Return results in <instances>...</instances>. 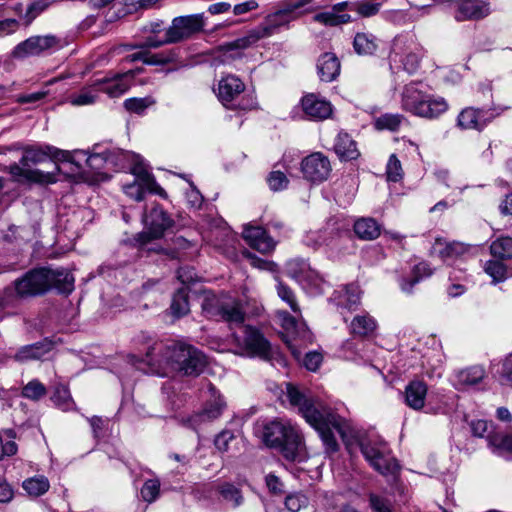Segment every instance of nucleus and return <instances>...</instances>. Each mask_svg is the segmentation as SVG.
<instances>
[{"label": "nucleus", "instance_id": "obj_1", "mask_svg": "<svg viewBox=\"0 0 512 512\" xmlns=\"http://www.w3.org/2000/svg\"><path fill=\"white\" fill-rule=\"evenodd\" d=\"M284 394L290 406L296 408L306 422L319 433L326 452H336L338 443L333 430L344 438L349 431L346 421L334 414L319 399L300 391L292 383H286Z\"/></svg>", "mask_w": 512, "mask_h": 512}, {"label": "nucleus", "instance_id": "obj_2", "mask_svg": "<svg viewBox=\"0 0 512 512\" xmlns=\"http://www.w3.org/2000/svg\"><path fill=\"white\" fill-rule=\"evenodd\" d=\"M146 357L148 363H166L173 370L187 376L199 375L206 364L204 355L198 349L184 343H175L166 347L156 343L149 348Z\"/></svg>", "mask_w": 512, "mask_h": 512}, {"label": "nucleus", "instance_id": "obj_3", "mask_svg": "<svg viewBox=\"0 0 512 512\" xmlns=\"http://www.w3.org/2000/svg\"><path fill=\"white\" fill-rule=\"evenodd\" d=\"M51 156L61 161H72L73 154L70 151L60 150L47 146L46 150L27 148L18 164L9 167L10 174L15 179L24 178L28 182L38 184H49L56 182L55 172H43L39 169H31V165L43 163Z\"/></svg>", "mask_w": 512, "mask_h": 512}, {"label": "nucleus", "instance_id": "obj_4", "mask_svg": "<svg viewBox=\"0 0 512 512\" xmlns=\"http://www.w3.org/2000/svg\"><path fill=\"white\" fill-rule=\"evenodd\" d=\"M311 0H289L266 18V25L250 31L245 37L235 40L230 46L236 49H245L260 39L273 34L275 29L286 25L300 16L302 8L310 4Z\"/></svg>", "mask_w": 512, "mask_h": 512}, {"label": "nucleus", "instance_id": "obj_5", "mask_svg": "<svg viewBox=\"0 0 512 512\" xmlns=\"http://www.w3.org/2000/svg\"><path fill=\"white\" fill-rule=\"evenodd\" d=\"M263 441L266 445L279 448L288 460H295L303 449V439L297 429L284 419H275L263 428Z\"/></svg>", "mask_w": 512, "mask_h": 512}, {"label": "nucleus", "instance_id": "obj_6", "mask_svg": "<svg viewBox=\"0 0 512 512\" xmlns=\"http://www.w3.org/2000/svg\"><path fill=\"white\" fill-rule=\"evenodd\" d=\"M402 107L416 116L433 119L443 114L448 104L444 98L429 95L411 83L402 92Z\"/></svg>", "mask_w": 512, "mask_h": 512}, {"label": "nucleus", "instance_id": "obj_7", "mask_svg": "<svg viewBox=\"0 0 512 512\" xmlns=\"http://www.w3.org/2000/svg\"><path fill=\"white\" fill-rule=\"evenodd\" d=\"M202 307L207 316L220 318L229 325H240L245 320L246 312L242 301L230 295L206 298Z\"/></svg>", "mask_w": 512, "mask_h": 512}, {"label": "nucleus", "instance_id": "obj_8", "mask_svg": "<svg viewBox=\"0 0 512 512\" xmlns=\"http://www.w3.org/2000/svg\"><path fill=\"white\" fill-rule=\"evenodd\" d=\"M359 447L367 462L382 475H394L398 471L399 465L383 440L362 439Z\"/></svg>", "mask_w": 512, "mask_h": 512}, {"label": "nucleus", "instance_id": "obj_9", "mask_svg": "<svg viewBox=\"0 0 512 512\" xmlns=\"http://www.w3.org/2000/svg\"><path fill=\"white\" fill-rule=\"evenodd\" d=\"M232 341L237 346L236 354L246 356H257L268 360L272 356L270 343L259 330L245 326L242 328V335L233 334Z\"/></svg>", "mask_w": 512, "mask_h": 512}, {"label": "nucleus", "instance_id": "obj_10", "mask_svg": "<svg viewBox=\"0 0 512 512\" xmlns=\"http://www.w3.org/2000/svg\"><path fill=\"white\" fill-rule=\"evenodd\" d=\"M47 268L33 269L14 281L11 287L14 298L19 301L28 297L42 295L49 290Z\"/></svg>", "mask_w": 512, "mask_h": 512}, {"label": "nucleus", "instance_id": "obj_11", "mask_svg": "<svg viewBox=\"0 0 512 512\" xmlns=\"http://www.w3.org/2000/svg\"><path fill=\"white\" fill-rule=\"evenodd\" d=\"M245 89L244 83L240 78L234 75L223 77L217 88V96L221 103L230 109L249 110L254 106L252 98H242L238 103L235 101L243 93Z\"/></svg>", "mask_w": 512, "mask_h": 512}, {"label": "nucleus", "instance_id": "obj_12", "mask_svg": "<svg viewBox=\"0 0 512 512\" xmlns=\"http://www.w3.org/2000/svg\"><path fill=\"white\" fill-rule=\"evenodd\" d=\"M205 26L203 14L175 17L165 32L166 43H179L192 38L203 31Z\"/></svg>", "mask_w": 512, "mask_h": 512}, {"label": "nucleus", "instance_id": "obj_13", "mask_svg": "<svg viewBox=\"0 0 512 512\" xmlns=\"http://www.w3.org/2000/svg\"><path fill=\"white\" fill-rule=\"evenodd\" d=\"M60 46V39L53 35H33L18 43L11 51V57L23 60L46 54Z\"/></svg>", "mask_w": 512, "mask_h": 512}, {"label": "nucleus", "instance_id": "obj_14", "mask_svg": "<svg viewBox=\"0 0 512 512\" xmlns=\"http://www.w3.org/2000/svg\"><path fill=\"white\" fill-rule=\"evenodd\" d=\"M143 222L146 231L140 233L137 238L141 245H145L153 239L163 237L165 231L173 225V220L158 205L153 206L149 212L144 215Z\"/></svg>", "mask_w": 512, "mask_h": 512}, {"label": "nucleus", "instance_id": "obj_15", "mask_svg": "<svg viewBox=\"0 0 512 512\" xmlns=\"http://www.w3.org/2000/svg\"><path fill=\"white\" fill-rule=\"evenodd\" d=\"M332 171L330 160L321 152H314L301 161L303 178L313 184L326 181Z\"/></svg>", "mask_w": 512, "mask_h": 512}, {"label": "nucleus", "instance_id": "obj_16", "mask_svg": "<svg viewBox=\"0 0 512 512\" xmlns=\"http://www.w3.org/2000/svg\"><path fill=\"white\" fill-rule=\"evenodd\" d=\"M419 54L415 51V44L412 39L398 37L395 39L390 59L394 62L400 61L403 68L408 72H414L419 65Z\"/></svg>", "mask_w": 512, "mask_h": 512}, {"label": "nucleus", "instance_id": "obj_17", "mask_svg": "<svg viewBox=\"0 0 512 512\" xmlns=\"http://www.w3.org/2000/svg\"><path fill=\"white\" fill-rule=\"evenodd\" d=\"M287 274L299 282L305 289L320 288L321 279L317 273L310 269L302 260H290L286 264Z\"/></svg>", "mask_w": 512, "mask_h": 512}, {"label": "nucleus", "instance_id": "obj_18", "mask_svg": "<svg viewBox=\"0 0 512 512\" xmlns=\"http://www.w3.org/2000/svg\"><path fill=\"white\" fill-rule=\"evenodd\" d=\"M136 71L130 70L124 74H118L112 79L103 78L97 80L100 93H106L111 98H118L129 90Z\"/></svg>", "mask_w": 512, "mask_h": 512}, {"label": "nucleus", "instance_id": "obj_19", "mask_svg": "<svg viewBox=\"0 0 512 512\" xmlns=\"http://www.w3.org/2000/svg\"><path fill=\"white\" fill-rule=\"evenodd\" d=\"M456 5L455 18L458 21L480 19L490 13V5L483 0H454Z\"/></svg>", "mask_w": 512, "mask_h": 512}, {"label": "nucleus", "instance_id": "obj_20", "mask_svg": "<svg viewBox=\"0 0 512 512\" xmlns=\"http://www.w3.org/2000/svg\"><path fill=\"white\" fill-rule=\"evenodd\" d=\"M301 106L305 115L313 120L327 119L333 112L330 102L319 98L313 93L303 96Z\"/></svg>", "mask_w": 512, "mask_h": 512}, {"label": "nucleus", "instance_id": "obj_21", "mask_svg": "<svg viewBox=\"0 0 512 512\" xmlns=\"http://www.w3.org/2000/svg\"><path fill=\"white\" fill-rule=\"evenodd\" d=\"M243 238L249 246L261 253H268L275 247V242L267 232L259 226H245Z\"/></svg>", "mask_w": 512, "mask_h": 512}, {"label": "nucleus", "instance_id": "obj_22", "mask_svg": "<svg viewBox=\"0 0 512 512\" xmlns=\"http://www.w3.org/2000/svg\"><path fill=\"white\" fill-rule=\"evenodd\" d=\"M53 342L48 339L20 347L12 358L20 363L42 359L53 349Z\"/></svg>", "mask_w": 512, "mask_h": 512}, {"label": "nucleus", "instance_id": "obj_23", "mask_svg": "<svg viewBox=\"0 0 512 512\" xmlns=\"http://www.w3.org/2000/svg\"><path fill=\"white\" fill-rule=\"evenodd\" d=\"M338 307L355 310L360 305L361 291L356 284H349L333 292L331 298Z\"/></svg>", "mask_w": 512, "mask_h": 512}, {"label": "nucleus", "instance_id": "obj_24", "mask_svg": "<svg viewBox=\"0 0 512 512\" xmlns=\"http://www.w3.org/2000/svg\"><path fill=\"white\" fill-rule=\"evenodd\" d=\"M457 121L462 129L480 131L491 121V117L484 110L468 107L460 112Z\"/></svg>", "mask_w": 512, "mask_h": 512}, {"label": "nucleus", "instance_id": "obj_25", "mask_svg": "<svg viewBox=\"0 0 512 512\" xmlns=\"http://www.w3.org/2000/svg\"><path fill=\"white\" fill-rule=\"evenodd\" d=\"M73 154L72 161H68L69 163L76 164L78 167L79 160L84 159L87 166L92 170L99 171L104 168L105 165H118L116 162L115 154L113 152H103L92 154L86 157V152L79 150L71 152Z\"/></svg>", "mask_w": 512, "mask_h": 512}, {"label": "nucleus", "instance_id": "obj_26", "mask_svg": "<svg viewBox=\"0 0 512 512\" xmlns=\"http://www.w3.org/2000/svg\"><path fill=\"white\" fill-rule=\"evenodd\" d=\"M340 61L333 53L322 54L317 63V70L321 81L332 82L340 74Z\"/></svg>", "mask_w": 512, "mask_h": 512}, {"label": "nucleus", "instance_id": "obj_27", "mask_svg": "<svg viewBox=\"0 0 512 512\" xmlns=\"http://www.w3.org/2000/svg\"><path fill=\"white\" fill-rule=\"evenodd\" d=\"M224 408L225 402L222 397H216L213 401L208 402L200 413L191 417V426L193 429H197L202 423L219 418Z\"/></svg>", "mask_w": 512, "mask_h": 512}, {"label": "nucleus", "instance_id": "obj_28", "mask_svg": "<svg viewBox=\"0 0 512 512\" xmlns=\"http://www.w3.org/2000/svg\"><path fill=\"white\" fill-rule=\"evenodd\" d=\"M377 327V321L368 313L356 315L349 324L350 333L359 338L372 336Z\"/></svg>", "mask_w": 512, "mask_h": 512}, {"label": "nucleus", "instance_id": "obj_29", "mask_svg": "<svg viewBox=\"0 0 512 512\" xmlns=\"http://www.w3.org/2000/svg\"><path fill=\"white\" fill-rule=\"evenodd\" d=\"M427 390V385L423 381H411L405 388L406 404L414 410H421L425 405Z\"/></svg>", "mask_w": 512, "mask_h": 512}, {"label": "nucleus", "instance_id": "obj_30", "mask_svg": "<svg viewBox=\"0 0 512 512\" xmlns=\"http://www.w3.org/2000/svg\"><path fill=\"white\" fill-rule=\"evenodd\" d=\"M467 250L468 247L464 243L446 242L441 239H436L433 245V253L437 254L444 261L463 255Z\"/></svg>", "mask_w": 512, "mask_h": 512}, {"label": "nucleus", "instance_id": "obj_31", "mask_svg": "<svg viewBox=\"0 0 512 512\" xmlns=\"http://www.w3.org/2000/svg\"><path fill=\"white\" fill-rule=\"evenodd\" d=\"M336 154L343 160H353L359 156L356 142L347 133H339L335 146Z\"/></svg>", "mask_w": 512, "mask_h": 512}, {"label": "nucleus", "instance_id": "obj_32", "mask_svg": "<svg viewBox=\"0 0 512 512\" xmlns=\"http://www.w3.org/2000/svg\"><path fill=\"white\" fill-rule=\"evenodd\" d=\"M49 289L54 287L62 293H70L73 290L74 278L65 270L47 269Z\"/></svg>", "mask_w": 512, "mask_h": 512}, {"label": "nucleus", "instance_id": "obj_33", "mask_svg": "<svg viewBox=\"0 0 512 512\" xmlns=\"http://www.w3.org/2000/svg\"><path fill=\"white\" fill-rule=\"evenodd\" d=\"M354 232L362 240H374L381 233V227L373 218H360L354 223Z\"/></svg>", "mask_w": 512, "mask_h": 512}, {"label": "nucleus", "instance_id": "obj_34", "mask_svg": "<svg viewBox=\"0 0 512 512\" xmlns=\"http://www.w3.org/2000/svg\"><path fill=\"white\" fill-rule=\"evenodd\" d=\"M379 40L371 33L359 32L355 35L353 47L359 55H372L378 48Z\"/></svg>", "mask_w": 512, "mask_h": 512}, {"label": "nucleus", "instance_id": "obj_35", "mask_svg": "<svg viewBox=\"0 0 512 512\" xmlns=\"http://www.w3.org/2000/svg\"><path fill=\"white\" fill-rule=\"evenodd\" d=\"M100 95L97 81L92 85L82 88L78 93L72 94L69 97V102L73 106H86L94 104Z\"/></svg>", "mask_w": 512, "mask_h": 512}, {"label": "nucleus", "instance_id": "obj_36", "mask_svg": "<svg viewBox=\"0 0 512 512\" xmlns=\"http://www.w3.org/2000/svg\"><path fill=\"white\" fill-rule=\"evenodd\" d=\"M484 369L480 366H472L456 373L457 384L463 386L475 385L484 378Z\"/></svg>", "mask_w": 512, "mask_h": 512}, {"label": "nucleus", "instance_id": "obj_37", "mask_svg": "<svg viewBox=\"0 0 512 512\" xmlns=\"http://www.w3.org/2000/svg\"><path fill=\"white\" fill-rule=\"evenodd\" d=\"M170 309L171 313L177 318L188 314L190 308L188 302V293L185 288L178 289V291L174 294Z\"/></svg>", "mask_w": 512, "mask_h": 512}, {"label": "nucleus", "instance_id": "obj_38", "mask_svg": "<svg viewBox=\"0 0 512 512\" xmlns=\"http://www.w3.org/2000/svg\"><path fill=\"white\" fill-rule=\"evenodd\" d=\"M491 254L500 259L512 258V238L502 236L494 240L490 245Z\"/></svg>", "mask_w": 512, "mask_h": 512}, {"label": "nucleus", "instance_id": "obj_39", "mask_svg": "<svg viewBox=\"0 0 512 512\" xmlns=\"http://www.w3.org/2000/svg\"><path fill=\"white\" fill-rule=\"evenodd\" d=\"M315 22L327 25V26H337L341 24H346L352 21V17L349 14H338L335 11H327L318 13L313 17Z\"/></svg>", "mask_w": 512, "mask_h": 512}, {"label": "nucleus", "instance_id": "obj_40", "mask_svg": "<svg viewBox=\"0 0 512 512\" xmlns=\"http://www.w3.org/2000/svg\"><path fill=\"white\" fill-rule=\"evenodd\" d=\"M49 481L44 476L33 477L23 482V488L32 496H40L48 491Z\"/></svg>", "mask_w": 512, "mask_h": 512}, {"label": "nucleus", "instance_id": "obj_41", "mask_svg": "<svg viewBox=\"0 0 512 512\" xmlns=\"http://www.w3.org/2000/svg\"><path fill=\"white\" fill-rule=\"evenodd\" d=\"M217 491L233 507H238L243 503V496L240 490L230 483H224L218 486Z\"/></svg>", "mask_w": 512, "mask_h": 512}, {"label": "nucleus", "instance_id": "obj_42", "mask_svg": "<svg viewBox=\"0 0 512 512\" xmlns=\"http://www.w3.org/2000/svg\"><path fill=\"white\" fill-rule=\"evenodd\" d=\"M160 485L158 478L146 480L140 490L142 500L147 503L155 502L160 495Z\"/></svg>", "mask_w": 512, "mask_h": 512}, {"label": "nucleus", "instance_id": "obj_43", "mask_svg": "<svg viewBox=\"0 0 512 512\" xmlns=\"http://www.w3.org/2000/svg\"><path fill=\"white\" fill-rule=\"evenodd\" d=\"M488 442L499 453H512V436L500 433L489 434Z\"/></svg>", "mask_w": 512, "mask_h": 512}, {"label": "nucleus", "instance_id": "obj_44", "mask_svg": "<svg viewBox=\"0 0 512 512\" xmlns=\"http://www.w3.org/2000/svg\"><path fill=\"white\" fill-rule=\"evenodd\" d=\"M403 116L399 114H384L378 117L375 121V127L378 130H390V131H396L400 127Z\"/></svg>", "mask_w": 512, "mask_h": 512}, {"label": "nucleus", "instance_id": "obj_45", "mask_svg": "<svg viewBox=\"0 0 512 512\" xmlns=\"http://www.w3.org/2000/svg\"><path fill=\"white\" fill-rule=\"evenodd\" d=\"M414 273H415V276L409 282H407L405 280L402 281L401 289L404 292H407V293L411 292L412 287L416 283H418L422 277L430 276L432 274V271L427 263L421 262L415 266Z\"/></svg>", "mask_w": 512, "mask_h": 512}, {"label": "nucleus", "instance_id": "obj_46", "mask_svg": "<svg viewBox=\"0 0 512 512\" xmlns=\"http://www.w3.org/2000/svg\"><path fill=\"white\" fill-rule=\"evenodd\" d=\"M52 399L64 411L71 410L74 406L70 391L66 386L57 387Z\"/></svg>", "mask_w": 512, "mask_h": 512}, {"label": "nucleus", "instance_id": "obj_47", "mask_svg": "<svg viewBox=\"0 0 512 512\" xmlns=\"http://www.w3.org/2000/svg\"><path fill=\"white\" fill-rule=\"evenodd\" d=\"M45 386L38 380L28 382L22 389V395L31 400H39L46 395Z\"/></svg>", "mask_w": 512, "mask_h": 512}, {"label": "nucleus", "instance_id": "obj_48", "mask_svg": "<svg viewBox=\"0 0 512 512\" xmlns=\"http://www.w3.org/2000/svg\"><path fill=\"white\" fill-rule=\"evenodd\" d=\"M380 7V3L362 1L351 5V10L357 12L361 17H372L379 12Z\"/></svg>", "mask_w": 512, "mask_h": 512}, {"label": "nucleus", "instance_id": "obj_49", "mask_svg": "<svg viewBox=\"0 0 512 512\" xmlns=\"http://www.w3.org/2000/svg\"><path fill=\"white\" fill-rule=\"evenodd\" d=\"M132 172L137 175L143 176V179L145 181V184L147 188L161 197H166L165 190L156 183V181L145 171V169L141 165H136Z\"/></svg>", "mask_w": 512, "mask_h": 512}, {"label": "nucleus", "instance_id": "obj_50", "mask_svg": "<svg viewBox=\"0 0 512 512\" xmlns=\"http://www.w3.org/2000/svg\"><path fill=\"white\" fill-rule=\"evenodd\" d=\"M386 175L389 181L397 182L403 177V170L401 166L400 160L396 157L395 154H392L389 157L387 166H386Z\"/></svg>", "mask_w": 512, "mask_h": 512}, {"label": "nucleus", "instance_id": "obj_51", "mask_svg": "<svg viewBox=\"0 0 512 512\" xmlns=\"http://www.w3.org/2000/svg\"><path fill=\"white\" fill-rule=\"evenodd\" d=\"M308 498L302 493L290 494L285 499V505L291 512H299L301 509L307 507Z\"/></svg>", "mask_w": 512, "mask_h": 512}, {"label": "nucleus", "instance_id": "obj_52", "mask_svg": "<svg viewBox=\"0 0 512 512\" xmlns=\"http://www.w3.org/2000/svg\"><path fill=\"white\" fill-rule=\"evenodd\" d=\"M268 185L273 191H280L287 188L289 179L282 171L276 170L270 172L267 178Z\"/></svg>", "mask_w": 512, "mask_h": 512}, {"label": "nucleus", "instance_id": "obj_53", "mask_svg": "<svg viewBox=\"0 0 512 512\" xmlns=\"http://www.w3.org/2000/svg\"><path fill=\"white\" fill-rule=\"evenodd\" d=\"M485 272L490 275L494 282L503 281L506 278V266L500 261H488Z\"/></svg>", "mask_w": 512, "mask_h": 512}, {"label": "nucleus", "instance_id": "obj_54", "mask_svg": "<svg viewBox=\"0 0 512 512\" xmlns=\"http://www.w3.org/2000/svg\"><path fill=\"white\" fill-rule=\"evenodd\" d=\"M154 101L151 98H129L124 101V107L127 111L141 114Z\"/></svg>", "mask_w": 512, "mask_h": 512}, {"label": "nucleus", "instance_id": "obj_55", "mask_svg": "<svg viewBox=\"0 0 512 512\" xmlns=\"http://www.w3.org/2000/svg\"><path fill=\"white\" fill-rule=\"evenodd\" d=\"M277 293L278 296L290 306L293 312L300 313V308L297 304L294 293L288 286L279 282L277 285Z\"/></svg>", "mask_w": 512, "mask_h": 512}, {"label": "nucleus", "instance_id": "obj_56", "mask_svg": "<svg viewBox=\"0 0 512 512\" xmlns=\"http://www.w3.org/2000/svg\"><path fill=\"white\" fill-rule=\"evenodd\" d=\"M18 303L14 298V291L11 287L5 288L0 293V320L4 316V311L10 308L17 307Z\"/></svg>", "mask_w": 512, "mask_h": 512}, {"label": "nucleus", "instance_id": "obj_57", "mask_svg": "<svg viewBox=\"0 0 512 512\" xmlns=\"http://www.w3.org/2000/svg\"><path fill=\"white\" fill-rule=\"evenodd\" d=\"M175 59V54L173 52H160L151 54L147 51L145 64L148 65H165L167 63L172 62Z\"/></svg>", "mask_w": 512, "mask_h": 512}, {"label": "nucleus", "instance_id": "obj_58", "mask_svg": "<svg viewBox=\"0 0 512 512\" xmlns=\"http://www.w3.org/2000/svg\"><path fill=\"white\" fill-rule=\"evenodd\" d=\"M243 256L249 261L250 265L254 268L267 271H274L276 268L275 263L261 259L247 250L243 251Z\"/></svg>", "mask_w": 512, "mask_h": 512}, {"label": "nucleus", "instance_id": "obj_59", "mask_svg": "<svg viewBox=\"0 0 512 512\" xmlns=\"http://www.w3.org/2000/svg\"><path fill=\"white\" fill-rule=\"evenodd\" d=\"M369 503L373 512H393L391 502L379 495L371 493Z\"/></svg>", "mask_w": 512, "mask_h": 512}, {"label": "nucleus", "instance_id": "obj_60", "mask_svg": "<svg viewBox=\"0 0 512 512\" xmlns=\"http://www.w3.org/2000/svg\"><path fill=\"white\" fill-rule=\"evenodd\" d=\"M234 439L235 436L231 431L223 430L216 436L214 444L219 451L227 452L229 450V443Z\"/></svg>", "mask_w": 512, "mask_h": 512}, {"label": "nucleus", "instance_id": "obj_61", "mask_svg": "<svg viewBox=\"0 0 512 512\" xmlns=\"http://www.w3.org/2000/svg\"><path fill=\"white\" fill-rule=\"evenodd\" d=\"M46 8V5L41 2H34L30 4L24 15L25 24L28 26L32 21L40 15Z\"/></svg>", "mask_w": 512, "mask_h": 512}, {"label": "nucleus", "instance_id": "obj_62", "mask_svg": "<svg viewBox=\"0 0 512 512\" xmlns=\"http://www.w3.org/2000/svg\"><path fill=\"white\" fill-rule=\"evenodd\" d=\"M258 7L259 4L256 0H247L245 2L236 4L233 7V14L236 16L243 15L253 10H256Z\"/></svg>", "mask_w": 512, "mask_h": 512}, {"label": "nucleus", "instance_id": "obj_63", "mask_svg": "<svg viewBox=\"0 0 512 512\" xmlns=\"http://www.w3.org/2000/svg\"><path fill=\"white\" fill-rule=\"evenodd\" d=\"M322 363V355L318 352H309L304 359L305 367L310 371H316Z\"/></svg>", "mask_w": 512, "mask_h": 512}, {"label": "nucleus", "instance_id": "obj_64", "mask_svg": "<svg viewBox=\"0 0 512 512\" xmlns=\"http://www.w3.org/2000/svg\"><path fill=\"white\" fill-rule=\"evenodd\" d=\"M190 186L191 189L186 193L187 201L191 207L200 208L203 203V197L193 183H190Z\"/></svg>", "mask_w": 512, "mask_h": 512}]
</instances>
